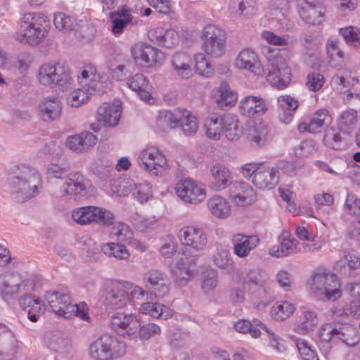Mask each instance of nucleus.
I'll return each mask as SVG.
<instances>
[{
  "label": "nucleus",
  "instance_id": "f257e3e1",
  "mask_svg": "<svg viewBox=\"0 0 360 360\" xmlns=\"http://www.w3.org/2000/svg\"><path fill=\"white\" fill-rule=\"evenodd\" d=\"M12 193L18 202H25L37 195L42 186L39 172L26 165H18L9 180Z\"/></svg>",
  "mask_w": 360,
  "mask_h": 360
},
{
  "label": "nucleus",
  "instance_id": "f03ea898",
  "mask_svg": "<svg viewBox=\"0 0 360 360\" xmlns=\"http://www.w3.org/2000/svg\"><path fill=\"white\" fill-rule=\"evenodd\" d=\"M51 28L50 20L41 13L23 15L15 38L21 44L37 46L46 37Z\"/></svg>",
  "mask_w": 360,
  "mask_h": 360
},
{
  "label": "nucleus",
  "instance_id": "7ed1b4c3",
  "mask_svg": "<svg viewBox=\"0 0 360 360\" xmlns=\"http://www.w3.org/2000/svg\"><path fill=\"white\" fill-rule=\"evenodd\" d=\"M38 84L43 88L67 91L74 84L69 69L59 62L42 63L36 72Z\"/></svg>",
  "mask_w": 360,
  "mask_h": 360
},
{
  "label": "nucleus",
  "instance_id": "20e7f679",
  "mask_svg": "<svg viewBox=\"0 0 360 360\" xmlns=\"http://www.w3.org/2000/svg\"><path fill=\"white\" fill-rule=\"evenodd\" d=\"M307 285L310 293L321 300L335 301L342 295L340 282L337 275L326 269L315 270Z\"/></svg>",
  "mask_w": 360,
  "mask_h": 360
},
{
  "label": "nucleus",
  "instance_id": "39448f33",
  "mask_svg": "<svg viewBox=\"0 0 360 360\" xmlns=\"http://www.w3.org/2000/svg\"><path fill=\"white\" fill-rule=\"evenodd\" d=\"M45 300L52 311L58 316L70 319L77 316L82 320L89 321L87 305L82 302H72L67 291H50L45 295Z\"/></svg>",
  "mask_w": 360,
  "mask_h": 360
},
{
  "label": "nucleus",
  "instance_id": "423d86ee",
  "mask_svg": "<svg viewBox=\"0 0 360 360\" xmlns=\"http://www.w3.org/2000/svg\"><path fill=\"white\" fill-rule=\"evenodd\" d=\"M147 294L141 287L128 281L117 282L112 286L106 296V307L118 310L134 308V300L141 299Z\"/></svg>",
  "mask_w": 360,
  "mask_h": 360
},
{
  "label": "nucleus",
  "instance_id": "0eeeda50",
  "mask_svg": "<svg viewBox=\"0 0 360 360\" xmlns=\"http://www.w3.org/2000/svg\"><path fill=\"white\" fill-rule=\"evenodd\" d=\"M127 345L117 338L103 335L89 347V354L94 360H114L126 353Z\"/></svg>",
  "mask_w": 360,
  "mask_h": 360
},
{
  "label": "nucleus",
  "instance_id": "6e6552de",
  "mask_svg": "<svg viewBox=\"0 0 360 360\" xmlns=\"http://www.w3.org/2000/svg\"><path fill=\"white\" fill-rule=\"evenodd\" d=\"M137 162L142 169L154 176H162L169 169L165 155L154 146H147L141 150Z\"/></svg>",
  "mask_w": 360,
  "mask_h": 360
},
{
  "label": "nucleus",
  "instance_id": "1a4fd4ad",
  "mask_svg": "<svg viewBox=\"0 0 360 360\" xmlns=\"http://www.w3.org/2000/svg\"><path fill=\"white\" fill-rule=\"evenodd\" d=\"M267 81L278 89L285 88L291 80V71L286 62L281 57L268 58Z\"/></svg>",
  "mask_w": 360,
  "mask_h": 360
},
{
  "label": "nucleus",
  "instance_id": "9d476101",
  "mask_svg": "<svg viewBox=\"0 0 360 360\" xmlns=\"http://www.w3.org/2000/svg\"><path fill=\"white\" fill-rule=\"evenodd\" d=\"M34 284L27 279L21 282L20 277L16 273H5L0 276V295L4 300L8 302L15 294L32 290Z\"/></svg>",
  "mask_w": 360,
  "mask_h": 360
},
{
  "label": "nucleus",
  "instance_id": "9b49d317",
  "mask_svg": "<svg viewBox=\"0 0 360 360\" xmlns=\"http://www.w3.org/2000/svg\"><path fill=\"white\" fill-rule=\"evenodd\" d=\"M178 238L184 248L182 250L188 251V248L195 251H201L206 248L208 238L206 232L200 227L188 225L179 229Z\"/></svg>",
  "mask_w": 360,
  "mask_h": 360
},
{
  "label": "nucleus",
  "instance_id": "f8f14e48",
  "mask_svg": "<svg viewBox=\"0 0 360 360\" xmlns=\"http://www.w3.org/2000/svg\"><path fill=\"white\" fill-rule=\"evenodd\" d=\"M131 52L134 61L146 68L160 66L165 58L162 51L143 42L134 44L131 48Z\"/></svg>",
  "mask_w": 360,
  "mask_h": 360
},
{
  "label": "nucleus",
  "instance_id": "ddd939ff",
  "mask_svg": "<svg viewBox=\"0 0 360 360\" xmlns=\"http://www.w3.org/2000/svg\"><path fill=\"white\" fill-rule=\"evenodd\" d=\"M182 257L177 259L172 269L174 283L179 286L185 285L195 274L196 255H190L189 252L181 250Z\"/></svg>",
  "mask_w": 360,
  "mask_h": 360
},
{
  "label": "nucleus",
  "instance_id": "4468645a",
  "mask_svg": "<svg viewBox=\"0 0 360 360\" xmlns=\"http://www.w3.org/2000/svg\"><path fill=\"white\" fill-rule=\"evenodd\" d=\"M110 326L118 335L134 339L137 337L139 321L133 313L117 312L111 316Z\"/></svg>",
  "mask_w": 360,
  "mask_h": 360
},
{
  "label": "nucleus",
  "instance_id": "2eb2a0df",
  "mask_svg": "<svg viewBox=\"0 0 360 360\" xmlns=\"http://www.w3.org/2000/svg\"><path fill=\"white\" fill-rule=\"evenodd\" d=\"M233 66L240 70H246L256 76L264 75L265 70L257 53L250 48L243 49L236 56Z\"/></svg>",
  "mask_w": 360,
  "mask_h": 360
},
{
  "label": "nucleus",
  "instance_id": "dca6fc26",
  "mask_svg": "<svg viewBox=\"0 0 360 360\" xmlns=\"http://www.w3.org/2000/svg\"><path fill=\"white\" fill-rule=\"evenodd\" d=\"M143 283L146 289L155 297L161 298L169 292L170 281L165 272L158 269H150L145 273Z\"/></svg>",
  "mask_w": 360,
  "mask_h": 360
},
{
  "label": "nucleus",
  "instance_id": "f3484780",
  "mask_svg": "<svg viewBox=\"0 0 360 360\" xmlns=\"http://www.w3.org/2000/svg\"><path fill=\"white\" fill-rule=\"evenodd\" d=\"M176 195L184 202L198 204L205 198V190L191 179L179 181L175 186Z\"/></svg>",
  "mask_w": 360,
  "mask_h": 360
},
{
  "label": "nucleus",
  "instance_id": "a211bd4d",
  "mask_svg": "<svg viewBox=\"0 0 360 360\" xmlns=\"http://www.w3.org/2000/svg\"><path fill=\"white\" fill-rule=\"evenodd\" d=\"M297 12L302 20L308 24L319 25L323 20L324 8L319 0H301Z\"/></svg>",
  "mask_w": 360,
  "mask_h": 360
},
{
  "label": "nucleus",
  "instance_id": "6ab92c4d",
  "mask_svg": "<svg viewBox=\"0 0 360 360\" xmlns=\"http://www.w3.org/2000/svg\"><path fill=\"white\" fill-rule=\"evenodd\" d=\"M122 105L119 101L103 103L97 110V120L105 126L117 125L122 113Z\"/></svg>",
  "mask_w": 360,
  "mask_h": 360
},
{
  "label": "nucleus",
  "instance_id": "aec40b11",
  "mask_svg": "<svg viewBox=\"0 0 360 360\" xmlns=\"http://www.w3.org/2000/svg\"><path fill=\"white\" fill-rule=\"evenodd\" d=\"M89 184V181L79 172H72L67 175L60 192L62 196L71 197L84 192Z\"/></svg>",
  "mask_w": 360,
  "mask_h": 360
},
{
  "label": "nucleus",
  "instance_id": "412c9836",
  "mask_svg": "<svg viewBox=\"0 0 360 360\" xmlns=\"http://www.w3.org/2000/svg\"><path fill=\"white\" fill-rule=\"evenodd\" d=\"M233 253L240 258L247 257L259 243L258 236L255 235L234 234L231 239Z\"/></svg>",
  "mask_w": 360,
  "mask_h": 360
},
{
  "label": "nucleus",
  "instance_id": "4be33fe9",
  "mask_svg": "<svg viewBox=\"0 0 360 360\" xmlns=\"http://www.w3.org/2000/svg\"><path fill=\"white\" fill-rule=\"evenodd\" d=\"M63 105L58 98L49 96L44 98L39 104L40 117L45 122L58 120L62 112Z\"/></svg>",
  "mask_w": 360,
  "mask_h": 360
},
{
  "label": "nucleus",
  "instance_id": "5701e85b",
  "mask_svg": "<svg viewBox=\"0 0 360 360\" xmlns=\"http://www.w3.org/2000/svg\"><path fill=\"white\" fill-rule=\"evenodd\" d=\"M228 11L233 17L250 19L257 13V3L256 0H230Z\"/></svg>",
  "mask_w": 360,
  "mask_h": 360
},
{
  "label": "nucleus",
  "instance_id": "b1692460",
  "mask_svg": "<svg viewBox=\"0 0 360 360\" xmlns=\"http://www.w3.org/2000/svg\"><path fill=\"white\" fill-rule=\"evenodd\" d=\"M210 172L213 179L210 186L214 191H222L233 182V176L231 170L222 164L218 163L211 166Z\"/></svg>",
  "mask_w": 360,
  "mask_h": 360
},
{
  "label": "nucleus",
  "instance_id": "393cba45",
  "mask_svg": "<svg viewBox=\"0 0 360 360\" xmlns=\"http://www.w3.org/2000/svg\"><path fill=\"white\" fill-rule=\"evenodd\" d=\"M173 71L181 79L191 78L193 75V63L191 55L185 52L174 53L171 60Z\"/></svg>",
  "mask_w": 360,
  "mask_h": 360
},
{
  "label": "nucleus",
  "instance_id": "a878e982",
  "mask_svg": "<svg viewBox=\"0 0 360 360\" xmlns=\"http://www.w3.org/2000/svg\"><path fill=\"white\" fill-rule=\"evenodd\" d=\"M332 118L326 109H320L314 112L309 122H302L297 127L300 132L308 131L316 134L320 132L325 127L329 125Z\"/></svg>",
  "mask_w": 360,
  "mask_h": 360
},
{
  "label": "nucleus",
  "instance_id": "bb28decb",
  "mask_svg": "<svg viewBox=\"0 0 360 360\" xmlns=\"http://www.w3.org/2000/svg\"><path fill=\"white\" fill-rule=\"evenodd\" d=\"M148 37L151 41L159 46L172 48L179 42V34L174 29H165L163 27H157L148 32Z\"/></svg>",
  "mask_w": 360,
  "mask_h": 360
},
{
  "label": "nucleus",
  "instance_id": "cd10ccee",
  "mask_svg": "<svg viewBox=\"0 0 360 360\" xmlns=\"http://www.w3.org/2000/svg\"><path fill=\"white\" fill-rule=\"evenodd\" d=\"M239 110L243 115L253 117L264 114L268 110V106L262 97L247 96L240 101Z\"/></svg>",
  "mask_w": 360,
  "mask_h": 360
},
{
  "label": "nucleus",
  "instance_id": "c85d7f7f",
  "mask_svg": "<svg viewBox=\"0 0 360 360\" xmlns=\"http://www.w3.org/2000/svg\"><path fill=\"white\" fill-rule=\"evenodd\" d=\"M252 182L259 189H271L278 182V170L262 165L253 176Z\"/></svg>",
  "mask_w": 360,
  "mask_h": 360
},
{
  "label": "nucleus",
  "instance_id": "c756f323",
  "mask_svg": "<svg viewBox=\"0 0 360 360\" xmlns=\"http://www.w3.org/2000/svg\"><path fill=\"white\" fill-rule=\"evenodd\" d=\"M0 342L5 360L11 359L20 350L22 342L4 326H0Z\"/></svg>",
  "mask_w": 360,
  "mask_h": 360
},
{
  "label": "nucleus",
  "instance_id": "7c9ffc66",
  "mask_svg": "<svg viewBox=\"0 0 360 360\" xmlns=\"http://www.w3.org/2000/svg\"><path fill=\"white\" fill-rule=\"evenodd\" d=\"M96 142L97 138L93 133L83 131L79 134L69 136L65 144L71 150L82 153L94 146Z\"/></svg>",
  "mask_w": 360,
  "mask_h": 360
},
{
  "label": "nucleus",
  "instance_id": "2f4dec72",
  "mask_svg": "<svg viewBox=\"0 0 360 360\" xmlns=\"http://www.w3.org/2000/svg\"><path fill=\"white\" fill-rule=\"evenodd\" d=\"M234 189L231 191L232 202L238 206H245L252 203L255 200L253 188L245 182H236Z\"/></svg>",
  "mask_w": 360,
  "mask_h": 360
},
{
  "label": "nucleus",
  "instance_id": "473e14b6",
  "mask_svg": "<svg viewBox=\"0 0 360 360\" xmlns=\"http://www.w3.org/2000/svg\"><path fill=\"white\" fill-rule=\"evenodd\" d=\"M182 108L174 111L161 110L156 117V126L162 131L176 129L180 122Z\"/></svg>",
  "mask_w": 360,
  "mask_h": 360
},
{
  "label": "nucleus",
  "instance_id": "72a5a7b5",
  "mask_svg": "<svg viewBox=\"0 0 360 360\" xmlns=\"http://www.w3.org/2000/svg\"><path fill=\"white\" fill-rule=\"evenodd\" d=\"M277 103L280 121L285 124L290 123L292 120L294 112L299 106L298 101L289 95H282L278 97Z\"/></svg>",
  "mask_w": 360,
  "mask_h": 360
},
{
  "label": "nucleus",
  "instance_id": "f704fd0d",
  "mask_svg": "<svg viewBox=\"0 0 360 360\" xmlns=\"http://www.w3.org/2000/svg\"><path fill=\"white\" fill-rule=\"evenodd\" d=\"M19 304L22 309L27 311L28 319L32 322H37L45 310L41 300L31 295H23L20 299Z\"/></svg>",
  "mask_w": 360,
  "mask_h": 360
},
{
  "label": "nucleus",
  "instance_id": "c9c22d12",
  "mask_svg": "<svg viewBox=\"0 0 360 360\" xmlns=\"http://www.w3.org/2000/svg\"><path fill=\"white\" fill-rule=\"evenodd\" d=\"M333 316L336 321L341 323H347L352 319H359L360 300L352 301L343 307L336 308L333 311Z\"/></svg>",
  "mask_w": 360,
  "mask_h": 360
},
{
  "label": "nucleus",
  "instance_id": "e433bc0d",
  "mask_svg": "<svg viewBox=\"0 0 360 360\" xmlns=\"http://www.w3.org/2000/svg\"><path fill=\"white\" fill-rule=\"evenodd\" d=\"M139 311L152 318L164 320L168 319L173 315V311L169 307L158 302H153L143 303L139 307Z\"/></svg>",
  "mask_w": 360,
  "mask_h": 360
},
{
  "label": "nucleus",
  "instance_id": "4c0bfd02",
  "mask_svg": "<svg viewBox=\"0 0 360 360\" xmlns=\"http://www.w3.org/2000/svg\"><path fill=\"white\" fill-rule=\"evenodd\" d=\"M207 208L212 215L217 219L228 218L231 212L229 202L220 195H214L207 201Z\"/></svg>",
  "mask_w": 360,
  "mask_h": 360
},
{
  "label": "nucleus",
  "instance_id": "58836bf2",
  "mask_svg": "<svg viewBox=\"0 0 360 360\" xmlns=\"http://www.w3.org/2000/svg\"><path fill=\"white\" fill-rule=\"evenodd\" d=\"M317 324L318 319L315 312L306 307H302L294 330L297 333L304 335L313 330Z\"/></svg>",
  "mask_w": 360,
  "mask_h": 360
},
{
  "label": "nucleus",
  "instance_id": "ea45409f",
  "mask_svg": "<svg viewBox=\"0 0 360 360\" xmlns=\"http://www.w3.org/2000/svg\"><path fill=\"white\" fill-rule=\"evenodd\" d=\"M246 137L252 146H263L269 141V131L266 124L259 123L250 126L247 130Z\"/></svg>",
  "mask_w": 360,
  "mask_h": 360
},
{
  "label": "nucleus",
  "instance_id": "a19ab883",
  "mask_svg": "<svg viewBox=\"0 0 360 360\" xmlns=\"http://www.w3.org/2000/svg\"><path fill=\"white\" fill-rule=\"evenodd\" d=\"M280 240L279 245H274L269 249V255L276 257H284L296 252L297 247L294 238L283 234Z\"/></svg>",
  "mask_w": 360,
  "mask_h": 360
},
{
  "label": "nucleus",
  "instance_id": "79ce46f5",
  "mask_svg": "<svg viewBox=\"0 0 360 360\" xmlns=\"http://www.w3.org/2000/svg\"><path fill=\"white\" fill-rule=\"evenodd\" d=\"M217 93L216 101L221 108L232 106L236 104L238 100L237 93L232 90L225 82L220 84L217 89Z\"/></svg>",
  "mask_w": 360,
  "mask_h": 360
},
{
  "label": "nucleus",
  "instance_id": "37998d69",
  "mask_svg": "<svg viewBox=\"0 0 360 360\" xmlns=\"http://www.w3.org/2000/svg\"><path fill=\"white\" fill-rule=\"evenodd\" d=\"M213 261L216 266L227 273L234 271V262L227 248L222 245L217 246L213 256Z\"/></svg>",
  "mask_w": 360,
  "mask_h": 360
},
{
  "label": "nucleus",
  "instance_id": "c03bdc74",
  "mask_svg": "<svg viewBox=\"0 0 360 360\" xmlns=\"http://www.w3.org/2000/svg\"><path fill=\"white\" fill-rule=\"evenodd\" d=\"M110 17L112 20V32L115 35L120 34L128 24L132 23L133 17L127 10L111 12Z\"/></svg>",
  "mask_w": 360,
  "mask_h": 360
},
{
  "label": "nucleus",
  "instance_id": "a18cd8bd",
  "mask_svg": "<svg viewBox=\"0 0 360 360\" xmlns=\"http://www.w3.org/2000/svg\"><path fill=\"white\" fill-rule=\"evenodd\" d=\"M342 324L338 328L337 341L340 340L349 347L356 345L360 341L357 329L352 325Z\"/></svg>",
  "mask_w": 360,
  "mask_h": 360
},
{
  "label": "nucleus",
  "instance_id": "49530a36",
  "mask_svg": "<svg viewBox=\"0 0 360 360\" xmlns=\"http://www.w3.org/2000/svg\"><path fill=\"white\" fill-rule=\"evenodd\" d=\"M133 236L134 233L131 228L122 222L115 224L110 231V238L124 245L130 243Z\"/></svg>",
  "mask_w": 360,
  "mask_h": 360
},
{
  "label": "nucleus",
  "instance_id": "de8ad7c7",
  "mask_svg": "<svg viewBox=\"0 0 360 360\" xmlns=\"http://www.w3.org/2000/svg\"><path fill=\"white\" fill-rule=\"evenodd\" d=\"M206 136L213 140H219L224 129V117L211 116L205 122Z\"/></svg>",
  "mask_w": 360,
  "mask_h": 360
},
{
  "label": "nucleus",
  "instance_id": "09e8293b",
  "mask_svg": "<svg viewBox=\"0 0 360 360\" xmlns=\"http://www.w3.org/2000/svg\"><path fill=\"white\" fill-rule=\"evenodd\" d=\"M358 82L359 79L356 77L355 72L347 69L338 72L331 79V82L340 89L354 86Z\"/></svg>",
  "mask_w": 360,
  "mask_h": 360
},
{
  "label": "nucleus",
  "instance_id": "8fccbe9b",
  "mask_svg": "<svg viewBox=\"0 0 360 360\" xmlns=\"http://www.w3.org/2000/svg\"><path fill=\"white\" fill-rule=\"evenodd\" d=\"M179 125L186 136H193L198 129L197 118L190 111L183 108Z\"/></svg>",
  "mask_w": 360,
  "mask_h": 360
},
{
  "label": "nucleus",
  "instance_id": "3c124183",
  "mask_svg": "<svg viewBox=\"0 0 360 360\" xmlns=\"http://www.w3.org/2000/svg\"><path fill=\"white\" fill-rule=\"evenodd\" d=\"M227 139L230 141L238 140L240 136L241 130L238 127V120L236 117L231 114L224 116V129Z\"/></svg>",
  "mask_w": 360,
  "mask_h": 360
},
{
  "label": "nucleus",
  "instance_id": "603ef678",
  "mask_svg": "<svg viewBox=\"0 0 360 360\" xmlns=\"http://www.w3.org/2000/svg\"><path fill=\"white\" fill-rule=\"evenodd\" d=\"M295 307L288 301L276 302L271 309V316L276 321H283L294 313Z\"/></svg>",
  "mask_w": 360,
  "mask_h": 360
},
{
  "label": "nucleus",
  "instance_id": "864d4df0",
  "mask_svg": "<svg viewBox=\"0 0 360 360\" xmlns=\"http://www.w3.org/2000/svg\"><path fill=\"white\" fill-rule=\"evenodd\" d=\"M125 245L120 243H108L102 245L101 250L109 257H114L121 260H127L130 257V253Z\"/></svg>",
  "mask_w": 360,
  "mask_h": 360
},
{
  "label": "nucleus",
  "instance_id": "5fc2aeb1",
  "mask_svg": "<svg viewBox=\"0 0 360 360\" xmlns=\"http://www.w3.org/2000/svg\"><path fill=\"white\" fill-rule=\"evenodd\" d=\"M356 122V111L352 109L345 110L338 118V128L346 134H349L354 129Z\"/></svg>",
  "mask_w": 360,
  "mask_h": 360
},
{
  "label": "nucleus",
  "instance_id": "6e6d98bb",
  "mask_svg": "<svg viewBox=\"0 0 360 360\" xmlns=\"http://www.w3.org/2000/svg\"><path fill=\"white\" fill-rule=\"evenodd\" d=\"M266 280V274L259 269H250L242 278L243 284L249 288L263 287Z\"/></svg>",
  "mask_w": 360,
  "mask_h": 360
},
{
  "label": "nucleus",
  "instance_id": "4d7b16f0",
  "mask_svg": "<svg viewBox=\"0 0 360 360\" xmlns=\"http://www.w3.org/2000/svg\"><path fill=\"white\" fill-rule=\"evenodd\" d=\"M95 206H85L72 211V218L77 224L85 225L94 222Z\"/></svg>",
  "mask_w": 360,
  "mask_h": 360
},
{
  "label": "nucleus",
  "instance_id": "13d9d810",
  "mask_svg": "<svg viewBox=\"0 0 360 360\" xmlns=\"http://www.w3.org/2000/svg\"><path fill=\"white\" fill-rule=\"evenodd\" d=\"M91 95L88 88L82 86L69 94L67 102L70 106L77 108L87 103Z\"/></svg>",
  "mask_w": 360,
  "mask_h": 360
},
{
  "label": "nucleus",
  "instance_id": "bf43d9fd",
  "mask_svg": "<svg viewBox=\"0 0 360 360\" xmlns=\"http://www.w3.org/2000/svg\"><path fill=\"white\" fill-rule=\"evenodd\" d=\"M226 39H220L213 41H204L202 43L203 51L214 58L223 56L226 51Z\"/></svg>",
  "mask_w": 360,
  "mask_h": 360
},
{
  "label": "nucleus",
  "instance_id": "052dcab7",
  "mask_svg": "<svg viewBox=\"0 0 360 360\" xmlns=\"http://www.w3.org/2000/svg\"><path fill=\"white\" fill-rule=\"evenodd\" d=\"M201 39L202 42L226 39V34L220 27L209 24L202 29Z\"/></svg>",
  "mask_w": 360,
  "mask_h": 360
},
{
  "label": "nucleus",
  "instance_id": "680f3d73",
  "mask_svg": "<svg viewBox=\"0 0 360 360\" xmlns=\"http://www.w3.org/2000/svg\"><path fill=\"white\" fill-rule=\"evenodd\" d=\"M217 283V272L214 269H207L202 273L201 288L205 293L213 291Z\"/></svg>",
  "mask_w": 360,
  "mask_h": 360
},
{
  "label": "nucleus",
  "instance_id": "e2e57ef3",
  "mask_svg": "<svg viewBox=\"0 0 360 360\" xmlns=\"http://www.w3.org/2000/svg\"><path fill=\"white\" fill-rule=\"evenodd\" d=\"M255 325L260 326V328L267 333L269 338V345H270V347H271L274 350H276L278 353H283L285 352L286 347L284 344V341L278 335L275 334L273 331L270 330L260 321H255Z\"/></svg>",
  "mask_w": 360,
  "mask_h": 360
},
{
  "label": "nucleus",
  "instance_id": "0e129e2a",
  "mask_svg": "<svg viewBox=\"0 0 360 360\" xmlns=\"http://www.w3.org/2000/svg\"><path fill=\"white\" fill-rule=\"evenodd\" d=\"M110 84L111 82L107 75L97 73L88 89L91 94L93 92L103 94L110 89Z\"/></svg>",
  "mask_w": 360,
  "mask_h": 360
},
{
  "label": "nucleus",
  "instance_id": "69168bd1",
  "mask_svg": "<svg viewBox=\"0 0 360 360\" xmlns=\"http://www.w3.org/2000/svg\"><path fill=\"white\" fill-rule=\"evenodd\" d=\"M257 321L255 319L252 323H250L249 321L245 319H240L238 320L234 325V327L238 333H249L252 338H259L261 335V331L257 327L258 326L255 325V321ZM260 327V326H259Z\"/></svg>",
  "mask_w": 360,
  "mask_h": 360
},
{
  "label": "nucleus",
  "instance_id": "338daca9",
  "mask_svg": "<svg viewBox=\"0 0 360 360\" xmlns=\"http://www.w3.org/2000/svg\"><path fill=\"white\" fill-rule=\"evenodd\" d=\"M339 33L347 44L354 46L360 45V31L358 28L352 26L340 28Z\"/></svg>",
  "mask_w": 360,
  "mask_h": 360
},
{
  "label": "nucleus",
  "instance_id": "774afa93",
  "mask_svg": "<svg viewBox=\"0 0 360 360\" xmlns=\"http://www.w3.org/2000/svg\"><path fill=\"white\" fill-rule=\"evenodd\" d=\"M132 193L141 203L146 202L152 197L151 186L146 181L136 184Z\"/></svg>",
  "mask_w": 360,
  "mask_h": 360
}]
</instances>
